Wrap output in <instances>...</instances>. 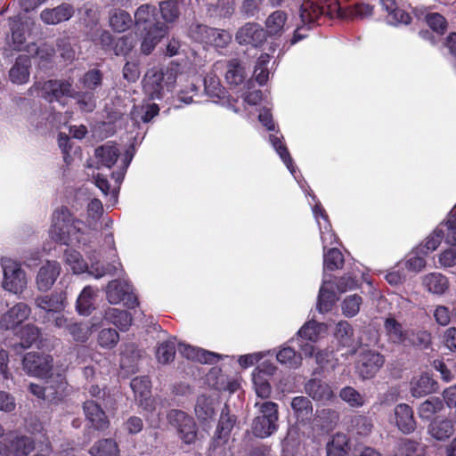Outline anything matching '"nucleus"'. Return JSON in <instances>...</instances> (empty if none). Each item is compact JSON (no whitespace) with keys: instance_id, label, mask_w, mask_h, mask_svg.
Instances as JSON below:
<instances>
[{"instance_id":"1","label":"nucleus","mask_w":456,"mask_h":456,"mask_svg":"<svg viewBox=\"0 0 456 456\" xmlns=\"http://www.w3.org/2000/svg\"><path fill=\"white\" fill-rule=\"evenodd\" d=\"M102 213V203L98 199H92L87 204L86 224L75 217L67 207H61L53 213L49 236L61 245L86 246L91 241V231L98 229V221Z\"/></svg>"},{"instance_id":"2","label":"nucleus","mask_w":456,"mask_h":456,"mask_svg":"<svg viewBox=\"0 0 456 456\" xmlns=\"http://www.w3.org/2000/svg\"><path fill=\"white\" fill-rule=\"evenodd\" d=\"M372 13L373 6L364 3H356L343 9L338 0H317V3L305 1L299 9L301 25L297 26L290 45L305 38L306 34L304 31L310 29L322 14L330 18L364 19L370 17Z\"/></svg>"},{"instance_id":"3","label":"nucleus","mask_w":456,"mask_h":456,"mask_svg":"<svg viewBox=\"0 0 456 456\" xmlns=\"http://www.w3.org/2000/svg\"><path fill=\"white\" fill-rule=\"evenodd\" d=\"M42 93L49 102H61L64 97L73 98L79 110L84 113H91L96 108L95 93L74 91L72 84L68 80H48L43 84Z\"/></svg>"},{"instance_id":"4","label":"nucleus","mask_w":456,"mask_h":456,"mask_svg":"<svg viewBox=\"0 0 456 456\" xmlns=\"http://www.w3.org/2000/svg\"><path fill=\"white\" fill-rule=\"evenodd\" d=\"M86 255L90 265L87 264L78 251L74 249L65 250V264L70 268L74 274L87 273L95 279H100L106 274L117 273L118 268L121 266V264L118 260H112L107 265H102L96 251H87Z\"/></svg>"},{"instance_id":"5","label":"nucleus","mask_w":456,"mask_h":456,"mask_svg":"<svg viewBox=\"0 0 456 456\" xmlns=\"http://www.w3.org/2000/svg\"><path fill=\"white\" fill-rule=\"evenodd\" d=\"M176 81L175 73L171 69L164 71L160 68H152L147 71L142 79V89L151 100H160L165 94L174 88Z\"/></svg>"},{"instance_id":"6","label":"nucleus","mask_w":456,"mask_h":456,"mask_svg":"<svg viewBox=\"0 0 456 456\" xmlns=\"http://www.w3.org/2000/svg\"><path fill=\"white\" fill-rule=\"evenodd\" d=\"M255 407L258 409L257 415L252 421V433L258 438H266L278 429V405L271 401L256 402Z\"/></svg>"},{"instance_id":"7","label":"nucleus","mask_w":456,"mask_h":456,"mask_svg":"<svg viewBox=\"0 0 456 456\" xmlns=\"http://www.w3.org/2000/svg\"><path fill=\"white\" fill-rule=\"evenodd\" d=\"M3 269L2 288L13 295L20 296L28 287V278L21 264L9 257L1 259Z\"/></svg>"},{"instance_id":"8","label":"nucleus","mask_w":456,"mask_h":456,"mask_svg":"<svg viewBox=\"0 0 456 456\" xmlns=\"http://www.w3.org/2000/svg\"><path fill=\"white\" fill-rule=\"evenodd\" d=\"M444 238L447 244L456 245V205L450 212L446 222L441 223L434 232L426 238L424 244L418 247V252L423 256H427L438 248Z\"/></svg>"},{"instance_id":"9","label":"nucleus","mask_w":456,"mask_h":456,"mask_svg":"<svg viewBox=\"0 0 456 456\" xmlns=\"http://www.w3.org/2000/svg\"><path fill=\"white\" fill-rule=\"evenodd\" d=\"M134 151L135 150L134 145H131V147L126 151L124 158L120 160V163L118 165V169L111 173V178L114 180L113 185H110L109 181L99 174L96 175H93L95 185L104 195H110V200H113L114 201L118 199L120 183L124 180L126 170L134 158Z\"/></svg>"},{"instance_id":"10","label":"nucleus","mask_w":456,"mask_h":456,"mask_svg":"<svg viewBox=\"0 0 456 456\" xmlns=\"http://www.w3.org/2000/svg\"><path fill=\"white\" fill-rule=\"evenodd\" d=\"M259 121L265 126L268 131L273 132L269 134V142L279 155L284 165L287 167L290 174L297 179L296 166L294 165L293 159L283 142V135L275 129V124L273 120L272 114L269 110H264L260 112L258 116Z\"/></svg>"},{"instance_id":"11","label":"nucleus","mask_w":456,"mask_h":456,"mask_svg":"<svg viewBox=\"0 0 456 456\" xmlns=\"http://www.w3.org/2000/svg\"><path fill=\"white\" fill-rule=\"evenodd\" d=\"M68 305L67 295L64 291H53L51 294L37 296L35 305L42 312L39 318L43 323L51 322V315L63 312Z\"/></svg>"},{"instance_id":"12","label":"nucleus","mask_w":456,"mask_h":456,"mask_svg":"<svg viewBox=\"0 0 456 456\" xmlns=\"http://www.w3.org/2000/svg\"><path fill=\"white\" fill-rule=\"evenodd\" d=\"M167 419L184 444H190L195 441L197 428L191 416L183 411L174 409L168 411Z\"/></svg>"},{"instance_id":"13","label":"nucleus","mask_w":456,"mask_h":456,"mask_svg":"<svg viewBox=\"0 0 456 456\" xmlns=\"http://www.w3.org/2000/svg\"><path fill=\"white\" fill-rule=\"evenodd\" d=\"M384 362L385 358L380 353L363 349L358 354L355 370L362 379H370L379 372Z\"/></svg>"},{"instance_id":"14","label":"nucleus","mask_w":456,"mask_h":456,"mask_svg":"<svg viewBox=\"0 0 456 456\" xmlns=\"http://www.w3.org/2000/svg\"><path fill=\"white\" fill-rule=\"evenodd\" d=\"M106 297L111 305L123 303L128 308H134L138 305L132 286L126 281L114 280L110 281L106 288Z\"/></svg>"},{"instance_id":"15","label":"nucleus","mask_w":456,"mask_h":456,"mask_svg":"<svg viewBox=\"0 0 456 456\" xmlns=\"http://www.w3.org/2000/svg\"><path fill=\"white\" fill-rule=\"evenodd\" d=\"M306 195L311 197L312 201L314 203L312 206V211L314 217L319 226L321 240L322 242L323 250H326V248L329 245H333L337 242V236L331 230V225L328 218V215L326 214L324 208L322 204L316 200L314 194L311 193L308 190H305Z\"/></svg>"},{"instance_id":"16","label":"nucleus","mask_w":456,"mask_h":456,"mask_svg":"<svg viewBox=\"0 0 456 456\" xmlns=\"http://www.w3.org/2000/svg\"><path fill=\"white\" fill-rule=\"evenodd\" d=\"M130 387L139 406L147 412H153L156 409V401L151 397V382L149 377H135L130 382Z\"/></svg>"},{"instance_id":"17","label":"nucleus","mask_w":456,"mask_h":456,"mask_svg":"<svg viewBox=\"0 0 456 456\" xmlns=\"http://www.w3.org/2000/svg\"><path fill=\"white\" fill-rule=\"evenodd\" d=\"M31 314L30 306L24 302H18L0 316V329L15 330Z\"/></svg>"},{"instance_id":"18","label":"nucleus","mask_w":456,"mask_h":456,"mask_svg":"<svg viewBox=\"0 0 456 456\" xmlns=\"http://www.w3.org/2000/svg\"><path fill=\"white\" fill-rule=\"evenodd\" d=\"M24 370L30 376L45 378L53 367V358L40 353H28L22 361Z\"/></svg>"},{"instance_id":"19","label":"nucleus","mask_w":456,"mask_h":456,"mask_svg":"<svg viewBox=\"0 0 456 456\" xmlns=\"http://www.w3.org/2000/svg\"><path fill=\"white\" fill-rule=\"evenodd\" d=\"M11 37L8 38L9 45L15 51H26L28 53H32L35 44H26L30 32L29 23L14 19L11 23Z\"/></svg>"},{"instance_id":"20","label":"nucleus","mask_w":456,"mask_h":456,"mask_svg":"<svg viewBox=\"0 0 456 456\" xmlns=\"http://www.w3.org/2000/svg\"><path fill=\"white\" fill-rule=\"evenodd\" d=\"M61 265L55 260H47L38 269L36 275V286L41 292L48 291L61 273Z\"/></svg>"},{"instance_id":"21","label":"nucleus","mask_w":456,"mask_h":456,"mask_svg":"<svg viewBox=\"0 0 456 456\" xmlns=\"http://www.w3.org/2000/svg\"><path fill=\"white\" fill-rule=\"evenodd\" d=\"M225 68L224 78L231 86H238L244 83L248 73L243 63L238 59H232L226 62L216 61L214 64L215 70Z\"/></svg>"},{"instance_id":"22","label":"nucleus","mask_w":456,"mask_h":456,"mask_svg":"<svg viewBox=\"0 0 456 456\" xmlns=\"http://www.w3.org/2000/svg\"><path fill=\"white\" fill-rule=\"evenodd\" d=\"M235 39L240 45L257 47L265 41L266 32L259 24L248 22L239 28Z\"/></svg>"},{"instance_id":"23","label":"nucleus","mask_w":456,"mask_h":456,"mask_svg":"<svg viewBox=\"0 0 456 456\" xmlns=\"http://www.w3.org/2000/svg\"><path fill=\"white\" fill-rule=\"evenodd\" d=\"M53 381H47V386L42 387L37 384L31 383L29 391L37 398H48L50 400H60L66 394V381L61 376L56 378L55 385Z\"/></svg>"},{"instance_id":"24","label":"nucleus","mask_w":456,"mask_h":456,"mask_svg":"<svg viewBox=\"0 0 456 456\" xmlns=\"http://www.w3.org/2000/svg\"><path fill=\"white\" fill-rule=\"evenodd\" d=\"M391 422L403 434L412 433L417 425L413 410L406 403H399L395 407Z\"/></svg>"},{"instance_id":"25","label":"nucleus","mask_w":456,"mask_h":456,"mask_svg":"<svg viewBox=\"0 0 456 456\" xmlns=\"http://www.w3.org/2000/svg\"><path fill=\"white\" fill-rule=\"evenodd\" d=\"M74 7L63 3L54 8H45L40 13L41 20L46 25H57L69 20L74 15Z\"/></svg>"},{"instance_id":"26","label":"nucleus","mask_w":456,"mask_h":456,"mask_svg":"<svg viewBox=\"0 0 456 456\" xmlns=\"http://www.w3.org/2000/svg\"><path fill=\"white\" fill-rule=\"evenodd\" d=\"M178 352L185 358L200 363H216L224 356L187 344H178Z\"/></svg>"},{"instance_id":"27","label":"nucleus","mask_w":456,"mask_h":456,"mask_svg":"<svg viewBox=\"0 0 456 456\" xmlns=\"http://www.w3.org/2000/svg\"><path fill=\"white\" fill-rule=\"evenodd\" d=\"M305 391L314 401L322 403L330 402L335 397L332 387L320 379H309L305 385Z\"/></svg>"},{"instance_id":"28","label":"nucleus","mask_w":456,"mask_h":456,"mask_svg":"<svg viewBox=\"0 0 456 456\" xmlns=\"http://www.w3.org/2000/svg\"><path fill=\"white\" fill-rule=\"evenodd\" d=\"M331 275L323 274L322 285L319 291L317 308L320 313L329 312L337 301V289L330 281Z\"/></svg>"},{"instance_id":"29","label":"nucleus","mask_w":456,"mask_h":456,"mask_svg":"<svg viewBox=\"0 0 456 456\" xmlns=\"http://www.w3.org/2000/svg\"><path fill=\"white\" fill-rule=\"evenodd\" d=\"M384 328L387 339L398 345L409 346L412 343L410 338V332L395 318H387Z\"/></svg>"},{"instance_id":"30","label":"nucleus","mask_w":456,"mask_h":456,"mask_svg":"<svg viewBox=\"0 0 456 456\" xmlns=\"http://www.w3.org/2000/svg\"><path fill=\"white\" fill-rule=\"evenodd\" d=\"M83 409L86 419L95 429L104 430L109 427L107 416L97 403L93 400L86 401Z\"/></svg>"},{"instance_id":"31","label":"nucleus","mask_w":456,"mask_h":456,"mask_svg":"<svg viewBox=\"0 0 456 456\" xmlns=\"http://www.w3.org/2000/svg\"><path fill=\"white\" fill-rule=\"evenodd\" d=\"M328 333V326L323 322L309 321L305 322L297 331V338L306 340L311 343H317L321 338H324Z\"/></svg>"},{"instance_id":"32","label":"nucleus","mask_w":456,"mask_h":456,"mask_svg":"<svg viewBox=\"0 0 456 456\" xmlns=\"http://www.w3.org/2000/svg\"><path fill=\"white\" fill-rule=\"evenodd\" d=\"M120 151L118 148L110 142H107L94 151V157L97 161V168L104 167L111 168L118 159Z\"/></svg>"},{"instance_id":"33","label":"nucleus","mask_w":456,"mask_h":456,"mask_svg":"<svg viewBox=\"0 0 456 456\" xmlns=\"http://www.w3.org/2000/svg\"><path fill=\"white\" fill-rule=\"evenodd\" d=\"M382 10L387 14V22L393 26L407 25L411 22V16L405 11L397 7L395 0H380Z\"/></svg>"},{"instance_id":"34","label":"nucleus","mask_w":456,"mask_h":456,"mask_svg":"<svg viewBox=\"0 0 456 456\" xmlns=\"http://www.w3.org/2000/svg\"><path fill=\"white\" fill-rule=\"evenodd\" d=\"M156 8L149 4H142L134 12V24L138 29H153L157 23Z\"/></svg>"},{"instance_id":"35","label":"nucleus","mask_w":456,"mask_h":456,"mask_svg":"<svg viewBox=\"0 0 456 456\" xmlns=\"http://www.w3.org/2000/svg\"><path fill=\"white\" fill-rule=\"evenodd\" d=\"M422 286L431 294L442 296L449 289L448 278L440 273H430L422 277Z\"/></svg>"},{"instance_id":"36","label":"nucleus","mask_w":456,"mask_h":456,"mask_svg":"<svg viewBox=\"0 0 456 456\" xmlns=\"http://www.w3.org/2000/svg\"><path fill=\"white\" fill-rule=\"evenodd\" d=\"M31 66L30 59L28 55H20L13 66L9 71L10 80L13 84L23 85L28 81L29 78V69Z\"/></svg>"},{"instance_id":"37","label":"nucleus","mask_w":456,"mask_h":456,"mask_svg":"<svg viewBox=\"0 0 456 456\" xmlns=\"http://www.w3.org/2000/svg\"><path fill=\"white\" fill-rule=\"evenodd\" d=\"M109 25L114 32L123 33L134 25L131 14L119 8H113L109 12Z\"/></svg>"},{"instance_id":"38","label":"nucleus","mask_w":456,"mask_h":456,"mask_svg":"<svg viewBox=\"0 0 456 456\" xmlns=\"http://www.w3.org/2000/svg\"><path fill=\"white\" fill-rule=\"evenodd\" d=\"M103 320L116 326L120 331H126L132 324V315L118 308L108 307L104 310Z\"/></svg>"},{"instance_id":"39","label":"nucleus","mask_w":456,"mask_h":456,"mask_svg":"<svg viewBox=\"0 0 456 456\" xmlns=\"http://www.w3.org/2000/svg\"><path fill=\"white\" fill-rule=\"evenodd\" d=\"M275 351L274 355L276 360L281 365L296 370L302 365V356L300 353H297L294 348L287 345H283Z\"/></svg>"},{"instance_id":"40","label":"nucleus","mask_w":456,"mask_h":456,"mask_svg":"<svg viewBox=\"0 0 456 456\" xmlns=\"http://www.w3.org/2000/svg\"><path fill=\"white\" fill-rule=\"evenodd\" d=\"M235 421V417L233 415H230L227 406H224L222 410L216 431L215 443L216 444H220L221 443H225L227 441Z\"/></svg>"},{"instance_id":"41","label":"nucleus","mask_w":456,"mask_h":456,"mask_svg":"<svg viewBox=\"0 0 456 456\" xmlns=\"http://www.w3.org/2000/svg\"><path fill=\"white\" fill-rule=\"evenodd\" d=\"M97 289L86 286L80 292L77 299L76 309L81 315H89L94 309V301L96 297Z\"/></svg>"},{"instance_id":"42","label":"nucleus","mask_w":456,"mask_h":456,"mask_svg":"<svg viewBox=\"0 0 456 456\" xmlns=\"http://www.w3.org/2000/svg\"><path fill=\"white\" fill-rule=\"evenodd\" d=\"M213 71L208 72L204 78V89L205 93L210 98H213L214 102L225 98L226 90L221 85L220 80L216 74Z\"/></svg>"},{"instance_id":"43","label":"nucleus","mask_w":456,"mask_h":456,"mask_svg":"<svg viewBox=\"0 0 456 456\" xmlns=\"http://www.w3.org/2000/svg\"><path fill=\"white\" fill-rule=\"evenodd\" d=\"M353 326L347 321H340L337 323L334 330V337L342 347H354L355 340Z\"/></svg>"},{"instance_id":"44","label":"nucleus","mask_w":456,"mask_h":456,"mask_svg":"<svg viewBox=\"0 0 456 456\" xmlns=\"http://www.w3.org/2000/svg\"><path fill=\"white\" fill-rule=\"evenodd\" d=\"M428 434L436 440L449 438L453 433V425L448 419L436 418L428 426Z\"/></svg>"},{"instance_id":"45","label":"nucleus","mask_w":456,"mask_h":456,"mask_svg":"<svg viewBox=\"0 0 456 456\" xmlns=\"http://www.w3.org/2000/svg\"><path fill=\"white\" fill-rule=\"evenodd\" d=\"M216 403L217 400L214 396H207L205 395L199 396L195 405L197 417L202 421L211 419L216 413Z\"/></svg>"},{"instance_id":"46","label":"nucleus","mask_w":456,"mask_h":456,"mask_svg":"<svg viewBox=\"0 0 456 456\" xmlns=\"http://www.w3.org/2000/svg\"><path fill=\"white\" fill-rule=\"evenodd\" d=\"M291 409L297 421L306 422L311 419L313 415V405L306 396H296L290 403Z\"/></svg>"},{"instance_id":"47","label":"nucleus","mask_w":456,"mask_h":456,"mask_svg":"<svg viewBox=\"0 0 456 456\" xmlns=\"http://www.w3.org/2000/svg\"><path fill=\"white\" fill-rule=\"evenodd\" d=\"M146 34L142 42V52L149 54L154 49L161 37L167 33V26L164 23H157L153 29L145 30Z\"/></svg>"},{"instance_id":"48","label":"nucleus","mask_w":456,"mask_h":456,"mask_svg":"<svg viewBox=\"0 0 456 456\" xmlns=\"http://www.w3.org/2000/svg\"><path fill=\"white\" fill-rule=\"evenodd\" d=\"M348 438L343 433H337L331 436L326 444L327 456H347Z\"/></svg>"},{"instance_id":"49","label":"nucleus","mask_w":456,"mask_h":456,"mask_svg":"<svg viewBox=\"0 0 456 456\" xmlns=\"http://www.w3.org/2000/svg\"><path fill=\"white\" fill-rule=\"evenodd\" d=\"M266 34L270 36L281 35L287 25V14L282 11L272 12L265 20Z\"/></svg>"},{"instance_id":"50","label":"nucleus","mask_w":456,"mask_h":456,"mask_svg":"<svg viewBox=\"0 0 456 456\" xmlns=\"http://www.w3.org/2000/svg\"><path fill=\"white\" fill-rule=\"evenodd\" d=\"M159 108L156 103H146L134 106L130 115L132 120L135 123H148L159 114Z\"/></svg>"},{"instance_id":"51","label":"nucleus","mask_w":456,"mask_h":456,"mask_svg":"<svg viewBox=\"0 0 456 456\" xmlns=\"http://www.w3.org/2000/svg\"><path fill=\"white\" fill-rule=\"evenodd\" d=\"M411 392L414 397H420L432 393L436 389V382L428 374L421 375L411 383Z\"/></svg>"},{"instance_id":"52","label":"nucleus","mask_w":456,"mask_h":456,"mask_svg":"<svg viewBox=\"0 0 456 456\" xmlns=\"http://www.w3.org/2000/svg\"><path fill=\"white\" fill-rule=\"evenodd\" d=\"M372 428L370 419L363 415H355L351 419L349 431L354 436L365 437L371 433Z\"/></svg>"},{"instance_id":"53","label":"nucleus","mask_w":456,"mask_h":456,"mask_svg":"<svg viewBox=\"0 0 456 456\" xmlns=\"http://www.w3.org/2000/svg\"><path fill=\"white\" fill-rule=\"evenodd\" d=\"M338 395L343 402L352 408H361L366 402L364 395H362L350 386L341 388Z\"/></svg>"},{"instance_id":"54","label":"nucleus","mask_w":456,"mask_h":456,"mask_svg":"<svg viewBox=\"0 0 456 456\" xmlns=\"http://www.w3.org/2000/svg\"><path fill=\"white\" fill-rule=\"evenodd\" d=\"M92 456H118L119 450L112 439H102L97 442L89 451Z\"/></svg>"},{"instance_id":"55","label":"nucleus","mask_w":456,"mask_h":456,"mask_svg":"<svg viewBox=\"0 0 456 456\" xmlns=\"http://www.w3.org/2000/svg\"><path fill=\"white\" fill-rule=\"evenodd\" d=\"M17 336L22 348H28L39 338L40 330L35 324L28 323L20 328Z\"/></svg>"},{"instance_id":"56","label":"nucleus","mask_w":456,"mask_h":456,"mask_svg":"<svg viewBox=\"0 0 456 456\" xmlns=\"http://www.w3.org/2000/svg\"><path fill=\"white\" fill-rule=\"evenodd\" d=\"M443 408V400L438 397H430L419 406V416L422 419H429Z\"/></svg>"},{"instance_id":"57","label":"nucleus","mask_w":456,"mask_h":456,"mask_svg":"<svg viewBox=\"0 0 456 456\" xmlns=\"http://www.w3.org/2000/svg\"><path fill=\"white\" fill-rule=\"evenodd\" d=\"M34 448V441L26 436H16L11 441L10 450H12L16 456H27Z\"/></svg>"},{"instance_id":"58","label":"nucleus","mask_w":456,"mask_h":456,"mask_svg":"<svg viewBox=\"0 0 456 456\" xmlns=\"http://www.w3.org/2000/svg\"><path fill=\"white\" fill-rule=\"evenodd\" d=\"M175 355V338H172L161 342L156 351V357L159 362L167 364L172 362Z\"/></svg>"},{"instance_id":"59","label":"nucleus","mask_w":456,"mask_h":456,"mask_svg":"<svg viewBox=\"0 0 456 456\" xmlns=\"http://www.w3.org/2000/svg\"><path fill=\"white\" fill-rule=\"evenodd\" d=\"M102 77L101 70L93 69L86 72L79 81L86 91L95 93L102 85Z\"/></svg>"},{"instance_id":"60","label":"nucleus","mask_w":456,"mask_h":456,"mask_svg":"<svg viewBox=\"0 0 456 456\" xmlns=\"http://www.w3.org/2000/svg\"><path fill=\"white\" fill-rule=\"evenodd\" d=\"M161 17L167 23L175 22L180 15V6L177 0H166L159 3Z\"/></svg>"},{"instance_id":"61","label":"nucleus","mask_w":456,"mask_h":456,"mask_svg":"<svg viewBox=\"0 0 456 456\" xmlns=\"http://www.w3.org/2000/svg\"><path fill=\"white\" fill-rule=\"evenodd\" d=\"M231 40L232 36L228 31L211 28L205 45H212L216 48H224Z\"/></svg>"},{"instance_id":"62","label":"nucleus","mask_w":456,"mask_h":456,"mask_svg":"<svg viewBox=\"0 0 456 456\" xmlns=\"http://www.w3.org/2000/svg\"><path fill=\"white\" fill-rule=\"evenodd\" d=\"M119 341L118 332L112 328L102 329L97 336L98 345L104 349L114 348Z\"/></svg>"},{"instance_id":"63","label":"nucleus","mask_w":456,"mask_h":456,"mask_svg":"<svg viewBox=\"0 0 456 456\" xmlns=\"http://www.w3.org/2000/svg\"><path fill=\"white\" fill-rule=\"evenodd\" d=\"M324 251L323 255V268L324 273L326 271H334L342 267L344 258L342 253L338 248H330L327 252Z\"/></svg>"},{"instance_id":"64","label":"nucleus","mask_w":456,"mask_h":456,"mask_svg":"<svg viewBox=\"0 0 456 456\" xmlns=\"http://www.w3.org/2000/svg\"><path fill=\"white\" fill-rule=\"evenodd\" d=\"M422 454L423 449L419 443L406 439L397 445L393 456H415Z\"/></svg>"}]
</instances>
